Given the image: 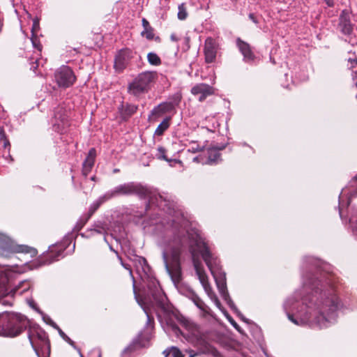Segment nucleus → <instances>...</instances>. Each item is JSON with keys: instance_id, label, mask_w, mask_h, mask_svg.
I'll return each instance as SVG.
<instances>
[{"instance_id": "f257e3e1", "label": "nucleus", "mask_w": 357, "mask_h": 357, "mask_svg": "<svg viewBox=\"0 0 357 357\" xmlns=\"http://www.w3.org/2000/svg\"><path fill=\"white\" fill-rule=\"evenodd\" d=\"M185 246L190 248L196 274L209 298L219 310L223 311V307L208 282V275L203 266L196 258V255L198 253L202 255V259L213 275L222 298L230 307H233L234 303L227 289L225 274L221 272L218 273L219 275L217 273V271L220 270V260L211 252L205 239L201 236L199 230L192 227H185L182 231H179L177 238L163 252L162 257L168 273L175 280H178L179 279L180 255L182 248Z\"/></svg>"}, {"instance_id": "f03ea898", "label": "nucleus", "mask_w": 357, "mask_h": 357, "mask_svg": "<svg viewBox=\"0 0 357 357\" xmlns=\"http://www.w3.org/2000/svg\"><path fill=\"white\" fill-rule=\"evenodd\" d=\"M307 307L309 317L305 318V320L319 327H326L327 324L335 318L337 298L335 295H331L330 297L317 301L316 303L310 301Z\"/></svg>"}, {"instance_id": "7ed1b4c3", "label": "nucleus", "mask_w": 357, "mask_h": 357, "mask_svg": "<svg viewBox=\"0 0 357 357\" xmlns=\"http://www.w3.org/2000/svg\"><path fill=\"white\" fill-rule=\"evenodd\" d=\"M25 328V317L21 314L5 312L0 314V336L15 337Z\"/></svg>"}, {"instance_id": "20e7f679", "label": "nucleus", "mask_w": 357, "mask_h": 357, "mask_svg": "<svg viewBox=\"0 0 357 357\" xmlns=\"http://www.w3.org/2000/svg\"><path fill=\"white\" fill-rule=\"evenodd\" d=\"M157 78L158 75L155 71L143 72L128 85V92L135 96L147 93Z\"/></svg>"}, {"instance_id": "39448f33", "label": "nucleus", "mask_w": 357, "mask_h": 357, "mask_svg": "<svg viewBox=\"0 0 357 357\" xmlns=\"http://www.w3.org/2000/svg\"><path fill=\"white\" fill-rule=\"evenodd\" d=\"M149 192L146 187L140 183L130 182L116 186L111 192V196L136 195L140 197H145L149 195Z\"/></svg>"}, {"instance_id": "423d86ee", "label": "nucleus", "mask_w": 357, "mask_h": 357, "mask_svg": "<svg viewBox=\"0 0 357 357\" xmlns=\"http://www.w3.org/2000/svg\"><path fill=\"white\" fill-rule=\"evenodd\" d=\"M77 77L73 70L67 66L59 68L54 73V80L61 88H68L76 82Z\"/></svg>"}, {"instance_id": "0eeeda50", "label": "nucleus", "mask_w": 357, "mask_h": 357, "mask_svg": "<svg viewBox=\"0 0 357 357\" xmlns=\"http://www.w3.org/2000/svg\"><path fill=\"white\" fill-rule=\"evenodd\" d=\"M181 96L180 94H176L174 102H164L155 107L149 116L150 121H156L160 117L162 116L167 113H169L174 109L176 105H178L181 101Z\"/></svg>"}, {"instance_id": "6e6552de", "label": "nucleus", "mask_w": 357, "mask_h": 357, "mask_svg": "<svg viewBox=\"0 0 357 357\" xmlns=\"http://www.w3.org/2000/svg\"><path fill=\"white\" fill-rule=\"evenodd\" d=\"M218 50L219 44L215 39L211 37L206 39L204 46V54L205 61L207 63H211L215 61Z\"/></svg>"}, {"instance_id": "1a4fd4ad", "label": "nucleus", "mask_w": 357, "mask_h": 357, "mask_svg": "<svg viewBox=\"0 0 357 357\" xmlns=\"http://www.w3.org/2000/svg\"><path fill=\"white\" fill-rule=\"evenodd\" d=\"M150 294L157 305L163 310H167V297L163 293L162 289L156 282H152L149 286Z\"/></svg>"}, {"instance_id": "9d476101", "label": "nucleus", "mask_w": 357, "mask_h": 357, "mask_svg": "<svg viewBox=\"0 0 357 357\" xmlns=\"http://www.w3.org/2000/svg\"><path fill=\"white\" fill-rule=\"evenodd\" d=\"M214 89L206 84L199 83L195 85L191 89V93L194 96H197L199 101H204L208 96L214 93Z\"/></svg>"}, {"instance_id": "9b49d317", "label": "nucleus", "mask_w": 357, "mask_h": 357, "mask_svg": "<svg viewBox=\"0 0 357 357\" xmlns=\"http://www.w3.org/2000/svg\"><path fill=\"white\" fill-rule=\"evenodd\" d=\"M236 45L243 56V61L246 63H253L256 59V56L252 50L251 46L247 42L243 41L240 38L236 39Z\"/></svg>"}, {"instance_id": "f8f14e48", "label": "nucleus", "mask_w": 357, "mask_h": 357, "mask_svg": "<svg viewBox=\"0 0 357 357\" xmlns=\"http://www.w3.org/2000/svg\"><path fill=\"white\" fill-rule=\"evenodd\" d=\"M338 28L344 35H351L353 32V24L348 12L345 10L340 15Z\"/></svg>"}, {"instance_id": "ddd939ff", "label": "nucleus", "mask_w": 357, "mask_h": 357, "mask_svg": "<svg viewBox=\"0 0 357 357\" xmlns=\"http://www.w3.org/2000/svg\"><path fill=\"white\" fill-rule=\"evenodd\" d=\"M67 126L68 120L66 115L64 114L62 108H58L54 115V121H53L54 130L58 132H62Z\"/></svg>"}, {"instance_id": "4468645a", "label": "nucleus", "mask_w": 357, "mask_h": 357, "mask_svg": "<svg viewBox=\"0 0 357 357\" xmlns=\"http://www.w3.org/2000/svg\"><path fill=\"white\" fill-rule=\"evenodd\" d=\"M96 157V151L94 148H91L88 153V155L83 162L82 174L87 176V175L91 171L92 167L94 165L95 160Z\"/></svg>"}, {"instance_id": "2eb2a0df", "label": "nucleus", "mask_w": 357, "mask_h": 357, "mask_svg": "<svg viewBox=\"0 0 357 357\" xmlns=\"http://www.w3.org/2000/svg\"><path fill=\"white\" fill-rule=\"evenodd\" d=\"M130 51L128 50H121L115 57L114 67L119 70H123L128 60Z\"/></svg>"}, {"instance_id": "dca6fc26", "label": "nucleus", "mask_w": 357, "mask_h": 357, "mask_svg": "<svg viewBox=\"0 0 357 357\" xmlns=\"http://www.w3.org/2000/svg\"><path fill=\"white\" fill-rule=\"evenodd\" d=\"M139 303L142 305V307H143L145 313L147 315V326H146V331H147V334L145 335V340H144V344H143L142 345L146 347L148 342L151 339V331L153 330V318L151 317V316L149 315V312L144 308V299H141L140 301H138Z\"/></svg>"}, {"instance_id": "f3484780", "label": "nucleus", "mask_w": 357, "mask_h": 357, "mask_svg": "<svg viewBox=\"0 0 357 357\" xmlns=\"http://www.w3.org/2000/svg\"><path fill=\"white\" fill-rule=\"evenodd\" d=\"M185 353H188V356L187 357H193L194 355L192 354V351H185ZM163 355L165 357H168L169 356H172L173 357H186L185 354H183L177 347H172L167 348L163 351Z\"/></svg>"}, {"instance_id": "a211bd4d", "label": "nucleus", "mask_w": 357, "mask_h": 357, "mask_svg": "<svg viewBox=\"0 0 357 357\" xmlns=\"http://www.w3.org/2000/svg\"><path fill=\"white\" fill-rule=\"evenodd\" d=\"M63 248L57 245H54L50 248V250L47 254V257L49 259L48 264L54 261H57L59 257L62 255Z\"/></svg>"}, {"instance_id": "6ab92c4d", "label": "nucleus", "mask_w": 357, "mask_h": 357, "mask_svg": "<svg viewBox=\"0 0 357 357\" xmlns=\"http://www.w3.org/2000/svg\"><path fill=\"white\" fill-rule=\"evenodd\" d=\"M142 24L144 30L142 31L141 35L147 40H153L154 38V29L153 27L151 26L149 22L145 18L142 19Z\"/></svg>"}, {"instance_id": "aec40b11", "label": "nucleus", "mask_w": 357, "mask_h": 357, "mask_svg": "<svg viewBox=\"0 0 357 357\" xmlns=\"http://www.w3.org/2000/svg\"><path fill=\"white\" fill-rule=\"evenodd\" d=\"M191 300L204 314H210L211 309L197 295L193 294Z\"/></svg>"}, {"instance_id": "412c9836", "label": "nucleus", "mask_w": 357, "mask_h": 357, "mask_svg": "<svg viewBox=\"0 0 357 357\" xmlns=\"http://www.w3.org/2000/svg\"><path fill=\"white\" fill-rule=\"evenodd\" d=\"M170 118L167 117L158 125L155 130V135L160 136L169 127Z\"/></svg>"}, {"instance_id": "4be33fe9", "label": "nucleus", "mask_w": 357, "mask_h": 357, "mask_svg": "<svg viewBox=\"0 0 357 357\" xmlns=\"http://www.w3.org/2000/svg\"><path fill=\"white\" fill-rule=\"evenodd\" d=\"M10 245V238L2 233H0V251L8 249Z\"/></svg>"}, {"instance_id": "5701e85b", "label": "nucleus", "mask_w": 357, "mask_h": 357, "mask_svg": "<svg viewBox=\"0 0 357 357\" xmlns=\"http://www.w3.org/2000/svg\"><path fill=\"white\" fill-rule=\"evenodd\" d=\"M158 151L160 153L159 158L167 161L171 166H174L176 163L181 164L180 160L168 159L165 155V149L163 147H158Z\"/></svg>"}, {"instance_id": "b1692460", "label": "nucleus", "mask_w": 357, "mask_h": 357, "mask_svg": "<svg viewBox=\"0 0 357 357\" xmlns=\"http://www.w3.org/2000/svg\"><path fill=\"white\" fill-rule=\"evenodd\" d=\"M101 204V202L100 201H96L94 203H93L89 209V212L88 213L86 214V217H85V220H84V222L85 223L86 222L88 221V220L92 216V215L97 211V209L100 207Z\"/></svg>"}, {"instance_id": "393cba45", "label": "nucleus", "mask_w": 357, "mask_h": 357, "mask_svg": "<svg viewBox=\"0 0 357 357\" xmlns=\"http://www.w3.org/2000/svg\"><path fill=\"white\" fill-rule=\"evenodd\" d=\"M137 110V106L135 105H127L125 107L123 112H122V115L124 117H128L135 114Z\"/></svg>"}, {"instance_id": "a878e982", "label": "nucleus", "mask_w": 357, "mask_h": 357, "mask_svg": "<svg viewBox=\"0 0 357 357\" xmlns=\"http://www.w3.org/2000/svg\"><path fill=\"white\" fill-rule=\"evenodd\" d=\"M147 59L150 64L154 66H158L161 63L160 57L153 52H150L147 55Z\"/></svg>"}, {"instance_id": "bb28decb", "label": "nucleus", "mask_w": 357, "mask_h": 357, "mask_svg": "<svg viewBox=\"0 0 357 357\" xmlns=\"http://www.w3.org/2000/svg\"><path fill=\"white\" fill-rule=\"evenodd\" d=\"M220 157V154L216 149H211L208 151V163L212 164L217 162Z\"/></svg>"}, {"instance_id": "cd10ccee", "label": "nucleus", "mask_w": 357, "mask_h": 357, "mask_svg": "<svg viewBox=\"0 0 357 357\" xmlns=\"http://www.w3.org/2000/svg\"><path fill=\"white\" fill-rule=\"evenodd\" d=\"M31 42L33 44V46L37 50L38 52H35V55H37V54H40V52L42 51L43 46L40 44V41L38 40L36 36L34 33H33L31 37Z\"/></svg>"}, {"instance_id": "c85d7f7f", "label": "nucleus", "mask_w": 357, "mask_h": 357, "mask_svg": "<svg viewBox=\"0 0 357 357\" xmlns=\"http://www.w3.org/2000/svg\"><path fill=\"white\" fill-rule=\"evenodd\" d=\"M188 13L184 4H181L178 6V18L183 20L187 17Z\"/></svg>"}, {"instance_id": "c756f323", "label": "nucleus", "mask_w": 357, "mask_h": 357, "mask_svg": "<svg viewBox=\"0 0 357 357\" xmlns=\"http://www.w3.org/2000/svg\"><path fill=\"white\" fill-rule=\"evenodd\" d=\"M40 56V54H37V55H34L33 57L30 58L31 61L35 60L34 61H33L30 63H31V69L33 70L34 72H36V70L38 68V62H39Z\"/></svg>"}, {"instance_id": "7c9ffc66", "label": "nucleus", "mask_w": 357, "mask_h": 357, "mask_svg": "<svg viewBox=\"0 0 357 357\" xmlns=\"http://www.w3.org/2000/svg\"><path fill=\"white\" fill-rule=\"evenodd\" d=\"M349 222L352 229L357 231V211H356L349 219Z\"/></svg>"}, {"instance_id": "2f4dec72", "label": "nucleus", "mask_w": 357, "mask_h": 357, "mask_svg": "<svg viewBox=\"0 0 357 357\" xmlns=\"http://www.w3.org/2000/svg\"><path fill=\"white\" fill-rule=\"evenodd\" d=\"M202 150V148L197 145L195 142H191L190 143V148L188 149L189 151L192 153H196L198 151H200Z\"/></svg>"}, {"instance_id": "473e14b6", "label": "nucleus", "mask_w": 357, "mask_h": 357, "mask_svg": "<svg viewBox=\"0 0 357 357\" xmlns=\"http://www.w3.org/2000/svg\"><path fill=\"white\" fill-rule=\"evenodd\" d=\"M17 252H35V250H33L27 246H25V245H20L18 247L17 250Z\"/></svg>"}, {"instance_id": "72a5a7b5", "label": "nucleus", "mask_w": 357, "mask_h": 357, "mask_svg": "<svg viewBox=\"0 0 357 357\" xmlns=\"http://www.w3.org/2000/svg\"><path fill=\"white\" fill-rule=\"evenodd\" d=\"M0 140H5L8 142V139L6 137V133L2 127L0 126Z\"/></svg>"}, {"instance_id": "f704fd0d", "label": "nucleus", "mask_w": 357, "mask_h": 357, "mask_svg": "<svg viewBox=\"0 0 357 357\" xmlns=\"http://www.w3.org/2000/svg\"><path fill=\"white\" fill-rule=\"evenodd\" d=\"M159 198H160V199L161 201L169 202L171 201L172 197L171 196H167V195L166 197H164L163 195H159Z\"/></svg>"}, {"instance_id": "c9c22d12", "label": "nucleus", "mask_w": 357, "mask_h": 357, "mask_svg": "<svg viewBox=\"0 0 357 357\" xmlns=\"http://www.w3.org/2000/svg\"><path fill=\"white\" fill-rule=\"evenodd\" d=\"M249 17L251 20H252L253 22H255V24H257L258 23V21L257 20V18L255 17L254 14L252 13H250L249 15Z\"/></svg>"}, {"instance_id": "e433bc0d", "label": "nucleus", "mask_w": 357, "mask_h": 357, "mask_svg": "<svg viewBox=\"0 0 357 357\" xmlns=\"http://www.w3.org/2000/svg\"><path fill=\"white\" fill-rule=\"evenodd\" d=\"M325 2L329 7H333L334 6L333 0H325Z\"/></svg>"}, {"instance_id": "4c0bfd02", "label": "nucleus", "mask_w": 357, "mask_h": 357, "mask_svg": "<svg viewBox=\"0 0 357 357\" xmlns=\"http://www.w3.org/2000/svg\"><path fill=\"white\" fill-rule=\"evenodd\" d=\"M349 61L352 64V67L354 65H357V57L355 59H349Z\"/></svg>"}, {"instance_id": "58836bf2", "label": "nucleus", "mask_w": 357, "mask_h": 357, "mask_svg": "<svg viewBox=\"0 0 357 357\" xmlns=\"http://www.w3.org/2000/svg\"><path fill=\"white\" fill-rule=\"evenodd\" d=\"M172 330L174 331V332L176 335H178V333L180 332L179 328H178L177 326H172Z\"/></svg>"}, {"instance_id": "ea45409f", "label": "nucleus", "mask_w": 357, "mask_h": 357, "mask_svg": "<svg viewBox=\"0 0 357 357\" xmlns=\"http://www.w3.org/2000/svg\"><path fill=\"white\" fill-rule=\"evenodd\" d=\"M171 40H173V41H178V38H177L176 35L174 34V33H172L171 35Z\"/></svg>"}, {"instance_id": "a19ab883", "label": "nucleus", "mask_w": 357, "mask_h": 357, "mask_svg": "<svg viewBox=\"0 0 357 357\" xmlns=\"http://www.w3.org/2000/svg\"><path fill=\"white\" fill-rule=\"evenodd\" d=\"M64 340L66 341H67L69 344H70L71 345L74 344V342L73 340H71L68 336L66 337H65Z\"/></svg>"}, {"instance_id": "79ce46f5", "label": "nucleus", "mask_w": 357, "mask_h": 357, "mask_svg": "<svg viewBox=\"0 0 357 357\" xmlns=\"http://www.w3.org/2000/svg\"><path fill=\"white\" fill-rule=\"evenodd\" d=\"M357 181V174L352 178V180L351 181V185L352 186H354V185L353 184L354 182Z\"/></svg>"}, {"instance_id": "37998d69", "label": "nucleus", "mask_w": 357, "mask_h": 357, "mask_svg": "<svg viewBox=\"0 0 357 357\" xmlns=\"http://www.w3.org/2000/svg\"><path fill=\"white\" fill-rule=\"evenodd\" d=\"M289 319H290L292 322H294V324H298L297 321H296V320H295V319L293 318V316H292V315H289Z\"/></svg>"}, {"instance_id": "c03bdc74", "label": "nucleus", "mask_w": 357, "mask_h": 357, "mask_svg": "<svg viewBox=\"0 0 357 357\" xmlns=\"http://www.w3.org/2000/svg\"><path fill=\"white\" fill-rule=\"evenodd\" d=\"M38 26V22L35 21L33 22V29H32V32L33 33V29H35V27Z\"/></svg>"}, {"instance_id": "a18cd8bd", "label": "nucleus", "mask_w": 357, "mask_h": 357, "mask_svg": "<svg viewBox=\"0 0 357 357\" xmlns=\"http://www.w3.org/2000/svg\"><path fill=\"white\" fill-rule=\"evenodd\" d=\"M3 144H4V147H6L7 146H10V143H9V141L8 140V142H6L5 140H3Z\"/></svg>"}, {"instance_id": "49530a36", "label": "nucleus", "mask_w": 357, "mask_h": 357, "mask_svg": "<svg viewBox=\"0 0 357 357\" xmlns=\"http://www.w3.org/2000/svg\"><path fill=\"white\" fill-rule=\"evenodd\" d=\"M60 334L63 337V339L67 337V335L61 331H60Z\"/></svg>"}, {"instance_id": "de8ad7c7", "label": "nucleus", "mask_w": 357, "mask_h": 357, "mask_svg": "<svg viewBox=\"0 0 357 357\" xmlns=\"http://www.w3.org/2000/svg\"><path fill=\"white\" fill-rule=\"evenodd\" d=\"M193 160H194V161H197V160H198V158H197V157H195V158H194V159H193Z\"/></svg>"}, {"instance_id": "09e8293b", "label": "nucleus", "mask_w": 357, "mask_h": 357, "mask_svg": "<svg viewBox=\"0 0 357 357\" xmlns=\"http://www.w3.org/2000/svg\"><path fill=\"white\" fill-rule=\"evenodd\" d=\"M119 170V169H114V172H118Z\"/></svg>"}]
</instances>
